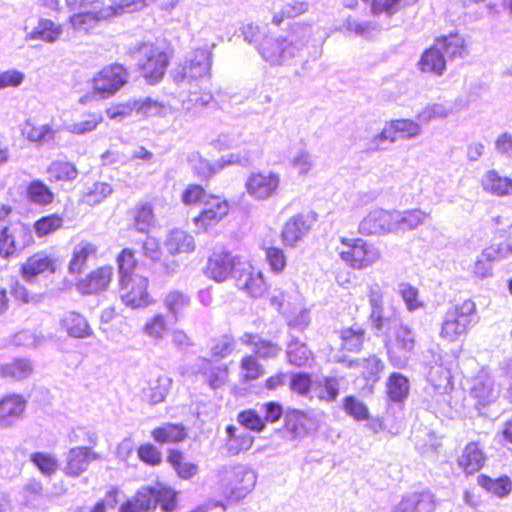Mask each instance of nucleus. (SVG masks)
<instances>
[{
  "label": "nucleus",
  "mask_w": 512,
  "mask_h": 512,
  "mask_svg": "<svg viewBox=\"0 0 512 512\" xmlns=\"http://www.w3.org/2000/svg\"><path fill=\"white\" fill-rule=\"evenodd\" d=\"M280 183V175L276 172H253L245 182V189L247 194L254 200L264 201L277 195Z\"/></svg>",
  "instance_id": "nucleus-12"
},
{
  "label": "nucleus",
  "mask_w": 512,
  "mask_h": 512,
  "mask_svg": "<svg viewBox=\"0 0 512 512\" xmlns=\"http://www.w3.org/2000/svg\"><path fill=\"white\" fill-rule=\"evenodd\" d=\"M242 259L230 252H214L207 261L205 274L208 278L216 282H224L229 277L233 278Z\"/></svg>",
  "instance_id": "nucleus-16"
},
{
  "label": "nucleus",
  "mask_w": 512,
  "mask_h": 512,
  "mask_svg": "<svg viewBox=\"0 0 512 512\" xmlns=\"http://www.w3.org/2000/svg\"><path fill=\"white\" fill-rule=\"evenodd\" d=\"M133 228L141 233H147L154 225V214L149 203H141L133 210Z\"/></svg>",
  "instance_id": "nucleus-49"
},
{
  "label": "nucleus",
  "mask_w": 512,
  "mask_h": 512,
  "mask_svg": "<svg viewBox=\"0 0 512 512\" xmlns=\"http://www.w3.org/2000/svg\"><path fill=\"white\" fill-rule=\"evenodd\" d=\"M343 410L345 413L357 421L369 419V410L366 404L354 396H347L343 400Z\"/></svg>",
  "instance_id": "nucleus-62"
},
{
  "label": "nucleus",
  "mask_w": 512,
  "mask_h": 512,
  "mask_svg": "<svg viewBox=\"0 0 512 512\" xmlns=\"http://www.w3.org/2000/svg\"><path fill=\"white\" fill-rule=\"evenodd\" d=\"M409 380L401 373H392L386 383V391L393 402H403L409 394Z\"/></svg>",
  "instance_id": "nucleus-46"
},
{
  "label": "nucleus",
  "mask_w": 512,
  "mask_h": 512,
  "mask_svg": "<svg viewBox=\"0 0 512 512\" xmlns=\"http://www.w3.org/2000/svg\"><path fill=\"white\" fill-rule=\"evenodd\" d=\"M286 354L288 361L296 366H304L312 359V353L307 346L294 338L289 342Z\"/></svg>",
  "instance_id": "nucleus-57"
},
{
  "label": "nucleus",
  "mask_w": 512,
  "mask_h": 512,
  "mask_svg": "<svg viewBox=\"0 0 512 512\" xmlns=\"http://www.w3.org/2000/svg\"><path fill=\"white\" fill-rule=\"evenodd\" d=\"M312 393L320 400L334 401L339 394V382L336 378L325 377L313 385Z\"/></svg>",
  "instance_id": "nucleus-59"
},
{
  "label": "nucleus",
  "mask_w": 512,
  "mask_h": 512,
  "mask_svg": "<svg viewBox=\"0 0 512 512\" xmlns=\"http://www.w3.org/2000/svg\"><path fill=\"white\" fill-rule=\"evenodd\" d=\"M289 164L299 176H307L315 168V157L308 150L302 148L291 156Z\"/></svg>",
  "instance_id": "nucleus-53"
},
{
  "label": "nucleus",
  "mask_w": 512,
  "mask_h": 512,
  "mask_svg": "<svg viewBox=\"0 0 512 512\" xmlns=\"http://www.w3.org/2000/svg\"><path fill=\"white\" fill-rule=\"evenodd\" d=\"M217 484L223 493L233 499L241 500L255 487L256 472L247 465L223 466L217 470Z\"/></svg>",
  "instance_id": "nucleus-2"
},
{
  "label": "nucleus",
  "mask_w": 512,
  "mask_h": 512,
  "mask_svg": "<svg viewBox=\"0 0 512 512\" xmlns=\"http://www.w3.org/2000/svg\"><path fill=\"white\" fill-rule=\"evenodd\" d=\"M122 302L131 308L146 307L150 304L147 293L148 279L135 275L132 278L119 280Z\"/></svg>",
  "instance_id": "nucleus-17"
},
{
  "label": "nucleus",
  "mask_w": 512,
  "mask_h": 512,
  "mask_svg": "<svg viewBox=\"0 0 512 512\" xmlns=\"http://www.w3.org/2000/svg\"><path fill=\"white\" fill-rule=\"evenodd\" d=\"M32 372V366L28 360L16 359L0 366V374L4 378L22 380Z\"/></svg>",
  "instance_id": "nucleus-51"
},
{
  "label": "nucleus",
  "mask_w": 512,
  "mask_h": 512,
  "mask_svg": "<svg viewBox=\"0 0 512 512\" xmlns=\"http://www.w3.org/2000/svg\"><path fill=\"white\" fill-rule=\"evenodd\" d=\"M362 235L383 236L393 234V209L373 208L360 221L358 227Z\"/></svg>",
  "instance_id": "nucleus-18"
},
{
  "label": "nucleus",
  "mask_w": 512,
  "mask_h": 512,
  "mask_svg": "<svg viewBox=\"0 0 512 512\" xmlns=\"http://www.w3.org/2000/svg\"><path fill=\"white\" fill-rule=\"evenodd\" d=\"M190 304V296L181 290H169L162 297V305L167 311V316L173 323L180 320L182 314L189 308Z\"/></svg>",
  "instance_id": "nucleus-28"
},
{
  "label": "nucleus",
  "mask_w": 512,
  "mask_h": 512,
  "mask_svg": "<svg viewBox=\"0 0 512 512\" xmlns=\"http://www.w3.org/2000/svg\"><path fill=\"white\" fill-rule=\"evenodd\" d=\"M113 192L112 186L106 182H95L88 187L83 195V202L94 206L100 204Z\"/></svg>",
  "instance_id": "nucleus-61"
},
{
  "label": "nucleus",
  "mask_w": 512,
  "mask_h": 512,
  "mask_svg": "<svg viewBox=\"0 0 512 512\" xmlns=\"http://www.w3.org/2000/svg\"><path fill=\"white\" fill-rule=\"evenodd\" d=\"M143 77L150 83L159 82L167 69L169 55L164 48L153 43H143L134 52Z\"/></svg>",
  "instance_id": "nucleus-7"
},
{
  "label": "nucleus",
  "mask_w": 512,
  "mask_h": 512,
  "mask_svg": "<svg viewBox=\"0 0 512 512\" xmlns=\"http://www.w3.org/2000/svg\"><path fill=\"white\" fill-rule=\"evenodd\" d=\"M500 389L496 386L491 375L481 371L474 379L470 388V394L476 400L478 406L485 407L499 397Z\"/></svg>",
  "instance_id": "nucleus-23"
},
{
  "label": "nucleus",
  "mask_w": 512,
  "mask_h": 512,
  "mask_svg": "<svg viewBox=\"0 0 512 512\" xmlns=\"http://www.w3.org/2000/svg\"><path fill=\"white\" fill-rule=\"evenodd\" d=\"M113 269L110 266H104L91 272L82 279L77 287L83 294H93L105 290L111 282Z\"/></svg>",
  "instance_id": "nucleus-30"
},
{
  "label": "nucleus",
  "mask_w": 512,
  "mask_h": 512,
  "mask_svg": "<svg viewBox=\"0 0 512 512\" xmlns=\"http://www.w3.org/2000/svg\"><path fill=\"white\" fill-rule=\"evenodd\" d=\"M171 384V378L166 375H160L155 380L149 381L147 387L143 389L145 400L152 405L163 402L171 388Z\"/></svg>",
  "instance_id": "nucleus-43"
},
{
  "label": "nucleus",
  "mask_w": 512,
  "mask_h": 512,
  "mask_svg": "<svg viewBox=\"0 0 512 512\" xmlns=\"http://www.w3.org/2000/svg\"><path fill=\"white\" fill-rule=\"evenodd\" d=\"M481 186L485 192L494 196L504 197L512 195V178L502 176L494 169L483 174Z\"/></svg>",
  "instance_id": "nucleus-36"
},
{
  "label": "nucleus",
  "mask_w": 512,
  "mask_h": 512,
  "mask_svg": "<svg viewBox=\"0 0 512 512\" xmlns=\"http://www.w3.org/2000/svg\"><path fill=\"white\" fill-rule=\"evenodd\" d=\"M485 460V454L479 443L470 442L464 447L458 464L467 474H473L483 467Z\"/></svg>",
  "instance_id": "nucleus-38"
},
{
  "label": "nucleus",
  "mask_w": 512,
  "mask_h": 512,
  "mask_svg": "<svg viewBox=\"0 0 512 512\" xmlns=\"http://www.w3.org/2000/svg\"><path fill=\"white\" fill-rule=\"evenodd\" d=\"M233 279L236 286L254 298L262 297L267 291L263 273L250 262L243 260L235 270Z\"/></svg>",
  "instance_id": "nucleus-13"
},
{
  "label": "nucleus",
  "mask_w": 512,
  "mask_h": 512,
  "mask_svg": "<svg viewBox=\"0 0 512 512\" xmlns=\"http://www.w3.org/2000/svg\"><path fill=\"white\" fill-rule=\"evenodd\" d=\"M240 341L245 345H252L255 355L262 359L276 358L281 352L279 345L263 340L257 334L244 333L240 337Z\"/></svg>",
  "instance_id": "nucleus-42"
},
{
  "label": "nucleus",
  "mask_w": 512,
  "mask_h": 512,
  "mask_svg": "<svg viewBox=\"0 0 512 512\" xmlns=\"http://www.w3.org/2000/svg\"><path fill=\"white\" fill-rule=\"evenodd\" d=\"M63 34V26L55 23L48 18H40L37 25L26 34L25 39L40 40L45 43L53 44L57 42Z\"/></svg>",
  "instance_id": "nucleus-34"
},
{
  "label": "nucleus",
  "mask_w": 512,
  "mask_h": 512,
  "mask_svg": "<svg viewBox=\"0 0 512 512\" xmlns=\"http://www.w3.org/2000/svg\"><path fill=\"white\" fill-rule=\"evenodd\" d=\"M336 251L345 264L353 269H366L381 258V252L374 244L360 238H340Z\"/></svg>",
  "instance_id": "nucleus-6"
},
{
  "label": "nucleus",
  "mask_w": 512,
  "mask_h": 512,
  "mask_svg": "<svg viewBox=\"0 0 512 512\" xmlns=\"http://www.w3.org/2000/svg\"><path fill=\"white\" fill-rule=\"evenodd\" d=\"M476 305L472 300L450 306L444 315L439 329V337L454 342L466 335L475 323Z\"/></svg>",
  "instance_id": "nucleus-3"
},
{
  "label": "nucleus",
  "mask_w": 512,
  "mask_h": 512,
  "mask_svg": "<svg viewBox=\"0 0 512 512\" xmlns=\"http://www.w3.org/2000/svg\"><path fill=\"white\" fill-rule=\"evenodd\" d=\"M364 336L365 330L359 326L342 329L340 332L342 349L349 352H359L364 342Z\"/></svg>",
  "instance_id": "nucleus-50"
},
{
  "label": "nucleus",
  "mask_w": 512,
  "mask_h": 512,
  "mask_svg": "<svg viewBox=\"0 0 512 512\" xmlns=\"http://www.w3.org/2000/svg\"><path fill=\"white\" fill-rule=\"evenodd\" d=\"M200 371L205 375L210 387L218 388L225 384L228 377V369L226 366H212V363L205 358L198 360Z\"/></svg>",
  "instance_id": "nucleus-48"
},
{
  "label": "nucleus",
  "mask_w": 512,
  "mask_h": 512,
  "mask_svg": "<svg viewBox=\"0 0 512 512\" xmlns=\"http://www.w3.org/2000/svg\"><path fill=\"white\" fill-rule=\"evenodd\" d=\"M212 66V53L208 47L197 48L189 52L183 63L172 72L173 79L180 84L209 77Z\"/></svg>",
  "instance_id": "nucleus-8"
},
{
  "label": "nucleus",
  "mask_w": 512,
  "mask_h": 512,
  "mask_svg": "<svg viewBox=\"0 0 512 512\" xmlns=\"http://www.w3.org/2000/svg\"><path fill=\"white\" fill-rule=\"evenodd\" d=\"M33 243L28 225L22 222L0 225V257L9 259Z\"/></svg>",
  "instance_id": "nucleus-11"
},
{
  "label": "nucleus",
  "mask_w": 512,
  "mask_h": 512,
  "mask_svg": "<svg viewBox=\"0 0 512 512\" xmlns=\"http://www.w3.org/2000/svg\"><path fill=\"white\" fill-rule=\"evenodd\" d=\"M113 17L112 8L101 7L100 9L82 10L72 14L69 19V25L74 32L88 35L103 21Z\"/></svg>",
  "instance_id": "nucleus-21"
},
{
  "label": "nucleus",
  "mask_w": 512,
  "mask_h": 512,
  "mask_svg": "<svg viewBox=\"0 0 512 512\" xmlns=\"http://www.w3.org/2000/svg\"><path fill=\"white\" fill-rule=\"evenodd\" d=\"M243 34L246 41L255 45L264 61L271 66H283L302 56L313 39L314 30L310 25L295 24L286 35L274 36L249 24L244 27Z\"/></svg>",
  "instance_id": "nucleus-1"
},
{
  "label": "nucleus",
  "mask_w": 512,
  "mask_h": 512,
  "mask_svg": "<svg viewBox=\"0 0 512 512\" xmlns=\"http://www.w3.org/2000/svg\"><path fill=\"white\" fill-rule=\"evenodd\" d=\"M168 462L182 479H191L198 473V466L194 463L186 462L182 453L177 450L170 452Z\"/></svg>",
  "instance_id": "nucleus-55"
},
{
  "label": "nucleus",
  "mask_w": 512,
  "mask_h": 512,
  "mask_svg": "<svg viewBox=\"0 0 512 512\" xmlns=\"http://www.w3.org/2000/svg\"><path fill=\"white\" fill-rule=\"evenodd\" d=\"M284 420L285 431L291 440L303 438L315 428L313 418L300 410H288Z\"/></svg>",
  "instance_id": "nucleus-27"
},
{
  "label": "nucleus",
  "mask_w": 512,
  "mask_h": 512,
  "mask_svg": "<svg viewBox=\"0 0 512 512\" xmlns=\"http://www.w3.org/2000/svg\"><path fill=\"white\" fill-rule=\"evenodd\" d=\"M418 67L422 72L431 73L436 76L444 74L446 71V60L435 43L423 52L418 62Z\"/></svg>",
  "instance_id": "nucleus-39"
},
{
  "label": "nucleus",
  "mask_w": 512,
  "mask_h": 512,
  "mask_svg": "<svg viewBox=\"0 0 512 512\" xmlns=\"http://www.w3.org/2000/svg\"><path fill=\"white\" fill-rule=\"evenodd\" d=\"M165 247L169 254L178 255L193 252L196 245L193 236L184 230L174 229L167 235Z\"/></svg>",
  "instance_id": "nucleus-40"
},
{
  "label": "nucleus",
  "mask_w": 512,
  "mask_h": 512,
  "mask_svg": "<svg viewBox=\"0 0 512 512\" xmlns=\"http://www.w3.org/2000/svg\"><path fill=\"white\" fill-rule=\"evenodd\" d=\"M310 230L307 216L298 214L289 219L283 227L282 239L287 246H295Z\"/></svg>",
  "instance_id": "nucleus-37"
},
{
  "label": "nucleus",
  "mask_w": 512,
  "mask_h": 512,
  "mask_svg": "<svg viewBox=\"0 0 512 512\" xmlns=\"http://www.w3.org/2000/svg\"><path fill=\"white\" fill-rule=\"evenodd\" d=\"M96 459V454L88 447H75L67 454V463L64 471L67 475L77 477L87 470L91 461Z\"/></svg>",
  "instance_id": "nucleus-29"
},
{
  "label": "nucleus",
  "mask_w": 512,
  "mask_h": 512,
  "mask_svg": "<svg viewBox=\"0 0 512 512\" xmlns=\"http://www.w3.org/2000/svg\"><path fill=\"white\" fill-rule=\"evenodd\" d=\"M103 117L100 113H87L82 120L69 124L66 129L75 135H84L90 133L102 123Z\"/></svg>",
  "instance_id": "nucleus-58"
},
{
  "label": "nucleus",
  "mask_w": 512,
  "mask_h": 512,
  "mask_svg": "<svg viewBox=\"0 0 512 512\" xmlns=\"http://www.w3.org/2000/svg\"><path fill=\"white\" fill-rule=\"evenodd\" d=\"M240 368L241 377L246 382L256 380L264 374L263 366L252 355L242 358Z\"/></svg>",
  "instance_id": "nucleus-64"
},
{
  "label": "nucleus",
  "mask_w": 512,
  "mask_h": 512,
  "mask_svg": "<svg viewBox=\"0 0 512 512\" xmlns=\"http://www.w3.org/2000/svg\"><path fill=\"white\" fill-rule=\"evenodd\" d=\"M26 400L18 394H9L0 399V427L9 428L23 416Z\"/></svg>",
  "instance_id": "nucleus-25"
},
{
  "label": "nucleus",
  "mask_w": 512,
  "mask_h": 512,
  "mask_svg": "<svg viewBox=\"0 0 512 512\" xmlns=\"http://www.w3.org/2000/svg\"><path fill=\"white\" fill-rule=\"evenodd\" d=\"M422 133L418 121L408 118L392 119L385 123L381 132L375 135L369 142L370 150H384V143H395L399 139L411 140L419 137Z\"/></svg>",
  "instance_id": "nucleus-9"
},
{
  "label": "nucleus",
  "mask_w": 512,
  "mask_h": 512,
  "mask_svg": "<svg viewBox=\"0 0 512 512\" xmlns=\"http://www.w3.org/2000/svg\"><path fill=\"white\" fill-rule=\"evenodd\" d=\"M29 202L37 206H47L54 201V193L41 180H33L26 189Z\"/></svg>",
  "instance_id": "nucleus-47"
},
{
  "label": "nucleus",
  "mask_w": 512,
  "mask_h": 512,
  "mask_svg": "<svg viewBox=\"0 0 512 512\" xmlns=\"http://www.w3.org/2000/svg\"><path fill=\"white\" fill-rule=\"evenodd\" d=\"M58 257L40 251L30 256L21 266V275L23 279L32 283L37 276L46 272L54 273L60 266Z\"/></svg>",
  "instance_id": "nucleus-20"
},
{
  "label": "nucleus",
  "mask_w": 512,
  "mask_h": 512,
  "mask_svg": "<svg viewBox=\"0 0 512 512\" xmlns=\"http://www.w3.org/2000/svg\"><path fill=\"white\" fill-rule=\"evenodd\" d=\"M127 77V71L121 65L104 67L93 79V90L102 98H109L127 82Z\"/></svg>",
  "instance_id": "nucleus-14"
},
{
  "label": "nucleus",
  "mask_w": 512,
  "mask_h": 512,
  "mask_svg": "<svg viewBox=\"0 0 512 512\" xmlns=\"http://www.w3.org/2000/svg\"><path fill=\"white\" fill-rule=\"evenodd\" d=\"M478 483L488 492H491L499 497L507 496L512 490V482L506 476L498 479H492L490 477L481 475L478 478Z\"/></svg>",
  "instance_id": "nucleus-60"
},
{
  "label": "nucleus",
  "mask_w": 512,
  "mask_h": 512,
  "mask_svg": "<svg viewBox=\"0 0 512 512\" xmlns=\"http://www.w3.org/2000/svg\"><path fill=\"white\" fill-rule=\"evenodd\" d=\"M22 135L30 142L44 144L54 140L56 131L50 124L35 125L31 120H26L21 128Z\"/></svg>",
  "instance_id": "nucleus-44"
},
{
  "label": "nucleus",
  "mask_w": 512,
  "mask_h": 512,
  "mask_svg": "<svg viewBox=\"0 0 512 512\" xmlns=\"http://www.w3.org/2000/svg\"><path fill=\"white\" fill-rule=\"evenodd\" d=\"M169 320L171 319L167 315L155 313L145 321L141 331L153 344H160L169 333Z\"/></svg>",
  "instance_id": "nucleus-35"
},
{
  "label": "nucleus",
  "mask_w": 512,
  "mask_h": 512,
  "mask_svg": "<svg viewBox=\"0 0 512 512\" xmlns=\"http://www.w3.org/2000/svg\"><path fill=\"white\" fill-rule=\"evenodd\" d=\"M228 201L220 196L209 195L203 203L201 213L193 219L195 227L200 232L217 225L229 213Z\"/></svg>",
  "instance_id": "nucleus-15"
},
{
  "label": "nucleus",
  "mask_w": 512,
  "mask_h": 512,
  "mask_svg": "<svg viewBox=\"0 0 512 512\" xmlns=\"http://www.w3.org/2000/svg\"><path fill=\"white\" fill-rule=\"evenodd\" d=\"M367 297L370 306L369 321L377 335H386L400 322L397 310L385 307V291L377 282L367 285Z\"/></svg>",
  "instance_id": "nucleus-4"
},
{
  "label": "nucleus",
  "mask_w": 512,
  "mask_h": 512,
  "mask_svg": "<svg viewBox=\"0 0 512 512\" xmlns=\"http://www.w3.org/2000/svg\"><path fill=\"white\" fill-rule=\"evenodd\" d=\"M227 439L225 449L230 455H238L248 450L253 444V437L245 430L229 425L226 428Z\"/></svg>",
  "instance_id": "nucleus-41"
},
{
  "label": "nucleus",
  "mask_w": 512,
  "mask_h": 512,
  "mask_svg": "<svg viewBox=\"0 0 512 512\" xmlns=\"http://www.w3.org/2000/svg\"><path fill=\"white\" fill-rule=\"evenodd\" d=\"M247 162L248 158L234 153L222 157L213 165L197 154L192 155L190 158V163L194 172L201 178H209L227 165L245 164Z\"/></svg>",
  "instance_id": "nucleus-26"
},
{
  "label": "nucleus",
  "mask_w": 512,
  "mask_h": 512,
  "mask_svg": "<svg viewBox=\"0 0 512 512\" xmlns=\"http://www.w3.org/2000/svg\"><path fill=\"white\" fill-rule=\"evenodd\" d=\"M512 254V239L505 244V247L485 248L476 258L472 273L478 278H487L492 275V262L497 258L507 257Z\"/></svg>",
  "instance_id": "nucleus-24"
},
{
  "label": "nucleus",
  "mask_w": 512,
  "mask_h": 512,
  "mask_svg": "<svg viewBox=\"0 0 512 512\" xmlns=\"http://www.w3.org/2000/svg\"><path fill=\"white\" fill-rule=\"evenodd\" d=\"M47 174L51 181H71L77 177L78 171L72 163L57 160L49 165Z\"/></svg>",
  "instance_id": "nucleus-52"
},
{
  "label": "nucleus",
  "mask_w": 512,
  "mask_h": 512,
  "mask_svg": "<svg viewBox=\"0 0 512 512\" xmlns=\"http://www.w3.org/2000/svg\"><path fill=\"white\" fill-rule=\"evenodd\" d=\"M386 335L388 339H394L386 344L390 364L398 369L405 368L416 343L413 330L400 321Z\"/></svg>",
  "instance_id": "nucleus-10"
},
{
  "label": "nucleus",
  "mask_w": 512,
  "mask_h": 512,
  "mask_svg": "<svg viewBox=\"0 0 512 512\" xmlns=\"http://www.w3.org/2000/svg\"><path fill=\"white\" fill-rule=\"evenodd\" d=\"M454 362L449 354H433V359L427 364V379L436 389L445 392L451 387V369Z\"/></svg>",
  "instance_id": "nucleus-19"
},
{
  "label": "nucleus",
  "mask_w": 512,
  "mask_h": 512,
  "mask_svg": "<svg viewBox=\"0 0 512 512\" xmlns=\"http://www.w3.org/2000/svg\"><path fill=\"white\" fill-rule=\"evenodd\" d=\"M159 504L164 511L176 507V492L163 484L141 488L134 499L127 501L120 512H148Z\"/></svg>",
  "instance_id": "nucleus-5"
},
{
  "label": "nucleus",
  "mask_w": 512,
  "mask_h": 512,
  "mask_svg": "<svg viewBox=\"0 0 512 512\" xmlns=\"http://www.w3.org/2000/svg\"><path fill=\"white\" fill-rule=\"evenodd\" d=\"M431 215L420 208L406 210L393 209V234L414 231L429 221Z\"/></svg>",
  "instance_id": "nucleus-22"
},
{
  "label": "nucleus",
  "mask_w": 512,
  "mask_h": 512,
  "mask_svg": "<svg viewBox=\"0 0 512 512\" xmlns=\"http://www.w3.org/2000/svg\"><path fill=\"white\" fill-rule=\"evenodd\" d=\"M30 460L45 476H51L58 469L57 459L52 454L49 453H33L30 457Z\"/></svg>",
  "instance_id": "nucleus-63"
},
{
  "label": "nucleus",
  "mask_w": 512,
  "mask_h": 512,
  "mask_svg": "<svg viewBox=\"0 0 512 512\" xmlns=\"http://www.w3.org/2000/svg\"><path fill=\"white\" fill-rule=\"evenodd\" d=\"M453 113L451 107L442 103H433L425 106L417 113V120L421 124H428L433 120L444 119Z\"/></svg>",
  "instance_id": "nucleus-56"
},
{
  "label": "nucleus",
  "mask_w": 512,
  "mask_h": 512,
  "mask_svg": "<svg viewBox=\"0 0 512 512\" xmlns=\"http://www.w3.org/2000/svg\"><path fill=\"white\" fill-rule=\"evenodd\" d=\"M435 503L429 492L413 493L402 498L392 512H433Z\"/></svg>",
  "instance_id": "nucleus-33"
},
{
  "label": "nucleus",
  "mask_w": 512,
  "mask_h": 512,
  "mask_svg": "<svg viewBox=\"0 0 512 512\" xmlns=\"http://www.w3.org/2000/svg\"><path fill=\"white\" fill-rule=\"evenodd\" d=\"M96 246L88 241H81L75 245L69 263V272L78 274L84 269L87 260L96 254Z\"/></svg>",
  "instance_id": "nucleus-45"
},
{
  "label": "nucleus",
  "mask_w": 512,
  "mask_h": 512,
  "mask_svg": "<svg viewBox=\"0 0 512 512\" xmlns=\"http://www.w3.org/2000/svg\"><path fill=\"white\" fill-rule=\"evenodd\" d=\"M60 326L73 338L83 339L93 334L86 318L75 311L65 312L60 318Z\"/></svg>",
  "instance_id": "nucleus-31"
},
{
  "label": "nucleus",
  "mask_w": 512,
  "mask_h": 512,
  "mask_svg": "<svg viewBox=\"0 0 512 512\" xmlns=\"http://www.w3.org/2000/svg\"><path fill=\"white\" fill-rule=\"evenodd\" d=\"M434 43L448 59L454 60L468 55L466 40L459 33L442 35L437 37Z\"/></svg>",
  "instance_id": "nucleus-32"
},
{
  "label": "nucleus",
  "mask_w": 512,
  "mask_h": 512,
  "mask_svg": "<svg viewBox=\"0 0 512 512\" xmlns=\"http://www.w3.org/2000/svg\"><path fill=\"white\" fill-rule=\"evenodd\" d=\"M153 438L159 443L180 442L186 437L184 428L176 424H164L152 432Z\"/></svg>",
  "instance_id": "nucleus-54"
}]
</instances>
